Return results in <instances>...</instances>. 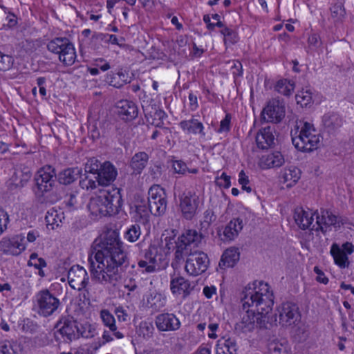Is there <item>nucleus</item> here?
<instances>
[{
    "instance_id": "nucleus-1",
    "label": "nucleus",
    "mask_w": 354,
    "mask_h": 354,
    "mask_svg": "<svg viewBox=\"0 0 354 354\" xmlns=\"http://www.w3.org/2000/svg\"><path fill=\"white\" fill-rule=\"evenodd\" d=\"M93 250L97 266H95L91 256L88 261L94 278L102 284H114L118 281L122 277L123 265L127 263L128 259L118 232L109 231L102 239H96Z\"/></svg>"
},
{
    "instance_id": "nucleus-2",
    "label": "nucleus",
    "mask_w": 354,
    "mask_h": 354,
    "mask_svg": "<svg viewBox=\"0 0 354 354\" xmlns=\"http://www.w3.org/2000/svg\"><path fill=\"white\" fill-rule=\"evenodd\" d=\"M268 283L255 281L248 284L241 293V301L245 313L241 321L236 324V330L249 333L255 328H267L270 322L269 313L274 304L273 295Z\"/></svg>"
},
{
    "instance_id": "nucleus-3",
    "label": "nucleus",
    "mask_w": 354,
    "mask_h": 354,
    "mask_svg": "<svg viewBox=\"0 0 354 354\" xmlns=\"http://www.w3.org/2000/svg\"><path fill=\"white\" fill-rule=\"evenodd\" d=\"M174 258L171 262L173 268L178 267L184 261L185 257H187L185 266V272L190 276L196 277L204 273L208 268L209 259L206 253L201 250H194L196 248L194 244L187 245V250L182 252L180 250V240L175 241Z\"/></svg>"
},
{
    "instance_id": "nucleus-4",
    "label": "nucleus",
    "mask_w": 354,
    "mask_h": 354,
    "mask_svg": "<svg viewBox=\"0 0 354 354\" xmlns=\"http://www.w3.org/2000/svg\"><path fill=\"white\" fill-rule=\"evenodd\" d=\"M122 206V198L119 189L101 191L98 196L90 199L87 205L93 219L118 214Z\"/></svg>"
},
{
    "instance_id": "nucleus-5",
    "label": "nucleus",
    "mask_w": 354,
    "mask_h": 354,
    "mask_svg": "<svg viewBox=\"0 0 354 354\" xmlns=\"http://www.w3.org/2000/svg\"><path fill=\"white\" fill-rule=\"evenodd\" d=\"M56 178L55 169L50 165H46L37 172L35 176L37 189L35 193L40 203H54L57 201V196L50 193L55 186Z\"/></svg>"
},
{
    "instance_id": "nucleus-6",
    "label": "nucleus",
    "mask_w": 354,
    "mask_h": 354,
    "mask_svg": "<svg viewBox=\"0 0 354 354\" xmlns=\"http://www.w3.org/2000/svg\"><path fill=\"white\" fill-rule=\"evenodd\" d=\"M292 142L297 150L310 152L318 148L320 136L316 133L313 124L304 122L298 136L292 135Z\"/></svg>"
},
{
    "instance_id": "nucleus-7",
    "label": "nucleus",
    "mask_w": 354,
    "mask_h": 354,
    "mask_svg": "<svg viewBox=\"0 0 354 354\" xmlns=\"http://www.w3.org/2000/svg\"><path fill=\"white\" fill-rule=\"evenodd\" d=\"M49 51L58 54L59 59L65 66H72L76 59V53L71 42L66 37H56L47 45Z\"/></svg>"
},
{
    "instance_id": "nucleus-8",
    "label": "nucleus",
    "mask_w": 354,
    "mask_h": 354,
    "mask_svg": "<svg viewBox=\"0 0 354 354\" xmlns=\"http://www.w3.org/2000/svg\"><path fill=\"white\" fill-rule=\"evenodd\" d=\"M211 223L201 221L200 232L193 229L185 230L178 238L180 240L181 252L187 250V246L194 244V246H198L205 236L208 234V230L211 225Z\"/></svg>"
},
{
    "instance_id": "nucleus-9",
    "label": "nucleus",
    "mask_w": 354,
    "mask_h": 354,
    "mask_svg": "<svg viewBox=\"0 0 354 354\" xmlns=\"http://www.w3.org/2000/svg\"><path fill=\"white\" fill-rule=\"evenodd\" d=\"M60 305L59 300L48 290L39 291L36 295V306L39 315L45 317L54 313Z\"/></svg>"
},
{
    "instance_id": "nucleus-10",
    "label": "nucleus",
    "mask_w": 354,
    "mask_h": 354,
    "mask_svg": "<svg viewBox=\"0 0 354 354\" xmlns=\"http://www.w3.org/2000/svg\"><path fill=\"white\" fill-rule=\"evenodd\" d=\"M276 315L279 324L285 327L296 326L301 319L299 307L292 302L283 303L278 307Z\"/></svg>"
},
{
    "instance_id": "nucleus-11",
    "label": "nucleus",
    "mask_w": 354,
    "mask_h": 354,
    "mask_svg": "<svg viewBox=\"0 0 354 354\" xmlns=\"http://www.w3.org/2000/svg\"><path fill=\"white\" fill-rule=\"evenodd\" d=\"M180 209L183 216L192 220L197 213L200 204L199 196L192 191H185L178 196Z\"/></svg>"
},
{
    "instance_id": "nucleus-12",
    "label": "nucleus",
    "mask_w": 354,
    "mask_h": 354,
    "mask_svg": "<svg viewBox=\"0 0 354 354\" xmlns=\"http://www.w3.org/2000/svg\"><path fill=\"white\" fill-rule=\"evenodd\" d=\"M147 205L151 214L154 216L163 214L167 209V199L164 190L158 185L152 186L148 192Z\"/></svg>"
},
{
    "instance_id": "nucleus-13",
    "label": "nucleus",
    "mask_w": 354,
    "mask_h": 354,
    "mask_svg": "<svg viewBox=\"0 0 354 354\" xmlns=\"http://www.w3.org/2000/svg\"><path fill=\"white\" fill-rule=\"evenodd\" d=\"M89 277L86 270L79 265L73 266L68 272V282L69 286L78 291L84 290V297L88 294L86 286L88 283Z\"/></svg>"
},
{
    "instance_id": "nucleus-14",
    "label": "nucleus",
    "mask_w": 354,
    "mask_h": 354,
    "mask_svg": "<svg viewBox=\"0 0 354 354\" xmlns=\"http://www.w3.org/2000/svg\"><path fill=\"white\" fill-rule=\"evenodd\" d=\"M56 327L63 341L70 343L79 339V323L71 316H64L57 322Z\"/></svg>"
},
{
    "instance_id": "nucleus-15",
    "label": "nucleus",
    "mask_w": 354,
    "mask_h": 354,
    "mask_svg": "<svg viewBox=\"0 0 354 354\" xmlns=\"http://www.w3.org/2000/svg\"><path fill=\"white\" fill-rule=\"evenodd\" d=\"M286 108L284 102L279 99L270 100L263 109L261 118L267 122L278 123L285 117Z\"/></svg>"
},
{
    "instance_id": "nucleus-16",
    "label": "nucleus",
    "mask_w": 354,
    "mask_h": 354,
    "mask_svg": "<svg viewBox=\"0 0 354 354\" xmlns=\"http://www.w3.org/2000/svg\"><path fill=\"white\" fill-rule=\"evenodd\" d=\"M21 234L12 238L3 237L0 241V252L4 254L19 255L26 249Z\"/></svg>"
},
{
    "instance_id": "nucleus-17",
    "label": "nucleus",
    "mask_w": 354,
    "mask_h": 354,
    "mask_svg": "<svg viewBox=\"0 0 354 354\" xmlns=\"http://www.w3.org/2000/svg\"><path fill=\"white\" fill-rule=\"evenodd\" d=\"M243 227V219L234 218L222 230L218 231V234L223 241L230 242L238 236Z\"/></svg>"
},
{
    "instance_id": "nucleus-18",
    "label": "nucleus",
    "mask_w": 354,
    "mask_h": 354,
    "mask_svg": "<svg viewBox=\"0 0 354 354\" xmlns=\"http://www.w3.org/2000/svg\"><path fill=\"white\" fill-rule=\"evenodd\" d=\"M155 324L158 330L170 332L177 330L180 327V322L173 313H161L155 319Z\"/></svg>"
},
{
    "instance_id": "nucleus-19",
    "label": "nucleus",
    "mask_w": 354,
    "mask_h": 354,
    "mask_svg": "<svg viewBox=\"0 0 354 354\" xmlns=\"http://www.w3.org/2000/svg\"><path fill=\"white\" fill-rule=\"evenodd\" d=\"M316 214V223L313 224L310 228V230L321 231L323 233H326L328 228L334 225L337 221V217L327 209H321L320 213L315 212Z\"/></svg>"
},
{
    "instance_id": "nucleus-20",
    "label": "nucleus",
    "mask_w": 354,
    "mask_h": 354,
    "mask_svg": "<svg viewBox=\"0 0 354 354\" xmlns=\"http://www.w3.org/2000/svg\"><path fill=\"white\" fill-rule=\"evenodd\" d=\"M275 129L268 126L261 129L256 136L257 145L259 149H268L275 145Z\"/></svg>"
},
{
    "instance_id": "nucleus-21",
    "label": "nucleus",
    "mask_w": 354,
    "mask_h": 354,
    "mask_svg": "<svg viewBox=\"0 0 354 354\" xmlns=\"http://www.w3.org/2000/svg\"><path fill=\"white\" fill-rule=\"evenodd\" d=\"M118 175V171L115 166L109 161L104 162L102 165L100 172L97 176H95L99 185L108 186L113 183Z\"/></svg>"
},
{
    "instance_id": "nucleus-22",
    "label": "nucleus",
    "mask_w": 354,
    "mask_h": 354,
    "mask_svg": "<svg viewBox=\"0 0 354 354\" xmlns=\"http://www.w3.org/2000/svg\"><path fill=\"white\" fill-rule=\"evenodd\" d=\"M192 289L190 281L185 277L180 275L171 277L170 290L174 295H183V297H185L190 294Z\"/></svg>"
},
{
    "instance_id": "nucleus-23",
    "label": "nucleus",
    "mask_w": 354,
    "mask_h": 354,
    "mask_svg": "<svg viewBox=\"0 0 354 354\" xmlns=\"http://www.w3.org/2000/svg\"><path fill=\"white\" fill-rule=\"evenodd\" d=\"M118 114L122 120L128 122L137 118L138 110L137 106L131 101L122 100L118 103Z\"/></svg>"
},
{
    "instance_id": "nucleus-24",
    "label": "nucleus",
    "mask_w": 354,
    "mask_h": 354,
    "mask_svg": "<svg viewBox=\"0 0 354 354\" xmlns=\"http://www.w3.org/2000/svg\"><path fill=\"white\" fill-rule=\"evenodd\" d=\"M314 214L310 212L306 211L301 207H297L294 211V219L297 225L301 230L311 228L313 221Z\"/></svg>"
},
{
    "instance_id": "nucleus-25",
    "label": "nucleus",
    "mask_w": 354,
    "mask_h": 354,
    "mask_svg": "<svg viewBox=\"0 0 354 354\" xmlns=\"http://www.w3.org/2000/svg\"><path fill=\"white\" fill-rule=\"evenodd\" d=\"M134 218L142 223H146L149 218L151 213L147 202L145 200L137 201L133 207H131Z\"/></svg>"
},
{
    "instance_id": "nucleus-26",
    "label": "nucleus",
    "mask_w": 354,
    "mask_h": 354,
    "mask_svg": "<svg viewBox=\"0 0 354 354\" xmlns=\"http://www.w3.org/2000/svg\"><path fill=\"white\" fill-rule=\"evenodd\" d=\"M179 125L188 134H199L201 137L205 136L204 126L197 119L192 118L190 120H182Z\"/></svg>"
},
{
    "instance_id": "nucleus-27",
    "label": "nucleus",
    "mask_w": 354,
    "mask_h": 354,
    "mask_svg": "<svg viewBox=\"0 0 354 354\" xmlns=\"http://www.w3.org/2000/svg\"><path fill=\"white\" fill-rule=\"evenodd\" d=\"M240 254L236 248H229L223 253L218 266L221 269L232 268L239 260Z\"/></svg>"
},
{
    "instance_id": "nucleus-28",
    "label": "nucleus",
    "mask_w": 354,
    "mask_h": 354,
    "mask_svg": "<svg viewBox=\"0 0 354 354\" xmlns=\"http://www.w3.org/2000/svg\"><path fill=\"white\" fill-rule=\"evenodd\" d=\"M284 162V158L281 152L274 151L262 156L260 160V165L263 169H268L279 167L283 165Z\"/></svg>"
},
{
    "instance_id": "nucleus-29",
    "label": "nucleus",
    "mask_w": 354,
    "mask_h": 354,
    "mask_svg": "<svg viewBox=\"0 0 354 354\" xmlns=\"http://www.w3.org/2000/svg\"><path fill=\"white\" fill-rule=\"evenodd\" d=\"M106 82L115 88H120L123 85L129 83L131 77L128 72L120 69L118 73L111 72L108 73L106 77Z\"/></svg>"
},
{
    "instance_id": "nucleus-30",
    "label": "nucleus",
    "mask_w": 354,
    "mask_h": 354,
    "mask_svg": "<svg viewBox=\"0 0 354 354\" xmlns=\"http://www.w3.org/2000/svg\"><path fill=\"white\" fill-rule=\"evenodd\" d=\"M149 156L145 151L136 153L131 158L129 166L136 174H140L146 167Z\"/></svg>"
},
{
    "instance_id": "nucleus-31",
    "label": "nucleus",
    "mask_w": 354,
    "mask_h": 354,
    "mask_svg": "<svg viewBox=\"0 0 354 354\" xmlns=\"http://www.w3.org/2000/svg\"><path fill=\"white\" fill-rule=\"evenodd\" d=\"M165 296L156 290L151 291L147 296V306L153 311L160 310L165 306Z\"/></svg>"
},
{
    "instance_id": "nucleus-32",
    "label": "nucleus",
    "mask_w": 354,
    "mask_h": 354,
    "mask_svg": "<svg viewBox=\"0 0 354 354\" xmlns=\"http://www.w3.org/2000/svg\"><path fill=\"white\" fill-rule=\"evenodd\" d=\"M82 169L78 167L68 168L60 171L57 175V180L60 184L68 185L80 177Z\"/></svg>"
},
{
    "instance_id": "nucleus-33",
    "label": "nucleus",
    "mask_w": 354,
    "mask_h": 354,
    "mask_svg": "<svg viewBox=\"0 0 354 354\" xmlns=\"http://www.w3.org/2000/svg\"><path fill=\"white\" fill-rule=\"evenodd\" d=\"M237 344L232 338L221 339L217 342L216 354H237Z\"/></svg>"
},
{
    "instance_id": "nucleus-34",
    "label": "nucleus",
    "mask_w": 354,
    "mask_h": 354,
    "mask_svg": "<svg viewBox=\"0 0 354 354\" xmlns=\"http://www.w3.org/2000/svg\"><path fill=\"white\" fill-rule=\"evenodd\" d=\"M283 183L290 188L294 186L301 178V171L295 166H290L284 169L282 174Z\"/></svg>"
},
{
    "instance_id": "nucleus-35",
    "label": "nucleus",
    "mask_w": 354,
    "mask_h": 354,
    "mask_svg": "<svg viewBox=\"0 0 354 354\" xmlns=\"http://www.w3.org/2000/svg\"><path fill=\"white\" fill-rule=\"evenodd\" d=\"M153 109V107H151ZM147 120L156 127H160L163 124V120L166 118L164 111L154 108L149 111V108L144 109Z\"/></svg>"
},
{
    "instance_id": "nucleus-36",
    "label": "nucleus",
    "mask_w": 354,
    "mask_h": 354,
    "mask_svg": "<svg viewBox=\"0 0 354 354\" xmlns=\"http://www.w3.org/2000/svg\"><path fill=\"white\" fill-rule=\"evenodd\" d=\"M330 254L334 259L335 263L340 268H344L348 266L349 261L347 254L336 243L332 245Z\"/></svg>"
},
{
    "instance_id": "nucleus-37",
    "label": "nucleus",
    "mask_w": 354,
    "mask_h": 354,
    "mask_svg": "<svg viewBox=\"0 0 354 354\" xmlns=\"http://www.w3.org/2000/svg\"><path fill=\"white\" fill-rule=\"evenodd\" d=\"M323 124L328 132L334 131L342 124V120L336 113H327L323 116Z\"/></svg>"
},
{
    "instance_id": "nucleus-38",
    "label": "nucleus",
    "mask_w": 354,
    "mask_h": 354,
    "mask_svg": "<svg viewBox=\"0 0 354 354\" xmlns=\"http://www.w3.org/2000/svg\"><path fill=\"white\" fill-rule=\"evenodd\" d=\"M63 219H64V213L55 208L50 209L45 216L47 226H50L52 230L58 227L62 223Z\"/></svg>"
},
{
    "instance_id": "nucleus-39",
    "label": "nucleus",
    "mask_w": 354,
    "mask_h": 354,
    "mask_svg": "<svg viewBox=\"0 0 354 354\" xmlns=\"http://www.w3.org/2000/svg\"><path fill=\"white\" fill-rule=\"evenodd\" d=\"M32 172L30 169L25 165H20L16 169L14 174V180L17 182V185L23 187L31 178Z\"/></svg>"
},
{
    "instance_id": "nucleus-40",
    "label": "nucleus",
    "mask_w": 354,
    "mask_h": 354,
    "mask_svg": "<svg viewBox=\"0 0 354 354\" xmlns=\"http://www.w3.org/2000/svg\"><path fill=\"white\" fill-rule=\"evenodd\" d=\"M268 349L269 354H286L288 344L285 339H274L269 342Z\"/></svg>"
},
{
    "instance_id": "nucleus-41",
    "label": "nucleus",
    "mask_w": 354,
    "mask_h": 354,
    "mask_svg": "<svg viewBox=\"0 0 354 354\" xmlns=\"http://www.w3.org/2000/svg\"><path fill=\"white\" fill-rule=\"evenodd\" d=\"M294 88V84L287 80H281L278 81L275 86L276 91L286 96H290L292 94Z\"/></svg>"
},
{
    "instance_id": "nucleus-42",
    "label": "nucleus",
    "mask_w": 354,
    "mask_h": 354,
    "mask_svg": "<svg viewBox=\"0 0 354 354\" xmlns=\"http://www.w3.org/2000/svg\"><path fill=\"white\" fill-rule=\"evenodd\" d=\"M141 234L140 226L138 224H133L125 232L124 239L129 242L133 243L139 239Z\"/></svg>"
},
{
    "instance_id": "nucleus-43",
    "label": "nucleus",
    "mask_w": 354,
    "mask_h": 354,
    "mask_svg": "<svg viewBox=\"0 0 354 354\" xmlns=\"http://www.w3.org/2000/svg\"><path fill=\"white\" fill-rule=\"evenodd\" d=\"M102 163L95 158H91L87 160L84 166L85 173L97 176L102 167Z\"/></svg>"
},
{
    "instance_id": "nucleus-44",
    "label": "nucleus",
    "mask_w": 354,
    "mask_h": 354,
    "mask_svg": "<svg viewBox=\"0 0 354 354\" xmlns=\"http://www.w3.org/2000/svg\"><path fill=\"white\" fill-rule=\"evenodd\" d=\"M297 103L301 106H307L312 102L313 96L310 90L302 89L295 96Z\"/></svg>"
},
{
    "instance_id": "nucleus-45",
    "label": "nucleus",
    "mask_w": 354,
    "mask_h": 354,
    "mask_svg": "<svg viewBox=\"0 0 354 354\" xmlns=\"http://www.w3.org/2000/svg\"><path fill=\"white\" fill-rule=\"evenodd\" d=\"M332 19L335 22L341 21L345 16L346 12L342 3H335L330 8Z\"/></svg>"
},
{
    "instance_id": "nucleus-46",
    "label": "nucleus",
    "mask_w": 354,
    "mask_h": 354,
    "mask_svg": "<svg viewBox=\"0 0 354 354\" xmlns=\"http://www.w3.org/2000/svg\"><path fill=\"white\" fill-rule=\"evenodd\" d=\"M100 316L104 324L109 328L111 331H115L117 330V327L115 324V318L108 310H102Z\"/></svg>"
},
{
    "instance_id": "nucleus-47",
    "label": "nucleus",
    "mask_w": 354,
    "mask_h": 354,
    "mask_svg": "<svg viewBox=\"0 0 354 354\" xmlns=\"http://www.w3.org/2000/svg\"><path fill=\"white\" fill-rule=\"evenodd\" d=\"M79 338H91L94 337L95 328L91 324L86 323L84 324H79Z\"/></svg>"
},
{
    "instance_id": "nucleus-48",
    "label": "nucleus",
    "mask_w": 354,
    "mask_h": 354,
    "mask_svg": "<svg viewBox=\"0 0 354 354\" xmlns=\"http://www.w3.org/2000/svg\"><path fill=\"white\" fill-rule=\"evenodd\" d=\"M14 59L12 56L3 54L0 51V71H8L12 68Z\"/></svg>"
},
{
    "instance_id": "nucleus-49",
    "label": "nucleus",
    "mask_w": 354,
    "mask_h": 354,
    "mask_svg": "<svg viewBox=\"0 0 354 354\" xmlns=\"http://www.w3.org/2000/svg\"><path fill=\"white\" fill-rule=\"evenodd\" d=\"M80 185L83 189H94L97 187L98 185L97 179L95 178V176L93 178H90L86 174H84V178H82L80 181Z\"/></svg>"
},
{
    "instance_id": "nucleus-50",
    "label": "nucleus",
    "mask_w": 354,
    "mask_h": 354,
    "mask_svg": "<svg viewBox=\"0 0 354 354\" xmlns=\"http://www.w3.org/2000/svg\"><path fill=\"white\" fill-rule=\"evenodd\" d=\"M322 40L319 35L317 33H313L308 38V51L315 50L322 46Z\"/></svg>"
},
{
    "instance_id": "nucleus-51",
    "label": "nucleus",
    "mask_w": 354,
    "mask_h": 354,
    "mask_svg": "<svg viewBox=\"0 0 354 354\" xmlns=\"http://www.w3.org/2000/svg\"><path fill=\"white\" fill-rule=\"evenodd\" d=\"M157 252V248L155 245H151L145 251L142 260L156 266Z\"/></svg>"
},
{
    "instance_id": "nucleus-52",
    "label": "nucleus",
    "mask_w": 354,
    "mask_h": 354,
    "mask_svg": "<svg viewBox=\"0 0 354 354\" xmlns=\"http://www.w3.org/2000/svg\"><path fill=\"white\" fill-rule=\"evenodd\" d=\"M221 34L224 36V41H228L230 44H235L237 41V34L232 29L225 27L221 30Z\"/></svg>"
},
{
    "instance_id": "nucleus-53",
    "label": "nucleus",
    "mask_w": 354,
    "mask_h": 354,
    "mask_svg": "<svg viewBox=\"0 0 354 354\" xmlns=\"http://www.w3.org/2000/svg\"><path fill=\"white\" fill-rule=\"evenodd\" d=\"M0 354H17L12 344L8 341L0 342Z\"/></svg>"
},
{
    "instance_id": "nucleus-54",
    "label": "nucleus",
    "mask_w": 354,
    "mask_h": 354,
    "mask_svg": "<svg viewBox=\"0 0 354 354\" xmlns=\"http://www.w3.org/2000/svg\"><path fill=\"white\" fill-rule=\"evenodd\" d=\"M215 183L221 187L229 188L231 185L230 176L223 172L220 177L216 178Z\"/></svg>"
},
{
    "instance_id": "nucleus-55",
    "label": "nucleus",
    "mask_w": 354,
    "mask_h": 354,
    "mask_svg": "<svg viewBox=\"0 0 354 354\" xmlns=\"http://www.w3.org/2000/svg\"><path fill=\"white\" fill-rule=\"evenodd\" d=\"M172 167L175 173L179 174H185L188 171V167L185 162L182 160H175L173 162Z\"/></svg>"
},
{
    "instance_id": "nucleus-56",
    "label": "nucleus",
    "mask_w": 354,
    "mask_h": 354,
    "mask_svg": "<svg viewBox=\"0 0 354 354\" xmlns=\"http://www.w3.org/2000/svg\"><path fill=\"white\" fill-rule=\"evenodd\" d=\"M138 267L142 270V272L151 273L156 270V266L148 263L146 261L140 259L138 263Z\"/></svg>"
},
{
    "instance_id": "nucleus-57",
    "label": "nucleus",
    "mask_w": 354,
    "mask_h": 354,
    "mask_svg": "<svg viewBox=\"0 0 354 354\" xmlns=\"http://www.w3.org/2000/svg\"><path fill=\"white\" fill-rule=\"evenodd\" d=\"M230 121H231V115L230 114H226L225 117L223 120H221L220 128L218 130V132H223V131H229L230 129Z\"/></svg>"
},
{
    "instance_id": "nucleus-58",
    "label": "nucleus",
    "mask_w": 354,
    "mask_h": 354,
    "mask_svg": "<svg viewBox=\"0 0 354 354\" xmlns=\"http://www.w3.org/2000/svg\"><path fill=\"white\" fill-rule=\"evenodd\" d=\"M66 205L70 211L77 209V200L75 194H70L68 199L66 201Z\"/></svg>"
},
{
    "instance_id": "nucleus-59",
    "label": "nucleus",
    "mask_w": 354,
    "mask_h": 354,
    "mask_svg": "<svg viewBox=\"0 0 354 354\" xmlns=\"http://www.w3.org/2000/svg\"><path fill=\"white\" fill-rule=\"evenodd\" d=\"M233 69L232 74L234 77L241 76L243 74L242 64L239 60L232 61L231 66Z\"/></svg>"
},
{
    "instance_id": "nucleus-60",
    "label": "nucleus",
    "mask_w": 354,
    "mask_h": 354,
    "mask_svg": "<svg viewBox=\"0 0 354 354\" xmlns=\"http://www.w3.org/2000/svg\"><path fill=\"white\" fill-rule=\"evenodd\" d=\"M314 272L317 274L316 280L322 283L327 284L328 279L325 276L324 273L317 267L314 268Z\"/></svg>"
},
{
    "instance_id": "nucleus-61",
    "label": "nucleus",
    "mask_w": 354,
    "mask_h": 354,
    "mask_svg": "<svg viewBox=\"0 0 354 354\" xmlns=\"http://www.w3.org/2000/svg\"><path fill=\"white\" fill-rule=\"evenodd\" d=\"M9 223V216L3 209H0V226L5 230Z\"/></svg>"
},
{
    "instance_id": "nucleus-62",
    "label": "nucleus",
    "mask_w": 354,
    "mask_h": 354,
    "mask_svg": "<svg viewBox=\"0 0 354 354\" xmlns=\"http://www.w3.org/2000/svg\"><path fill=\"white\" fill-rule=\"evenodd\" d=\"M28 265L30 266H34L36 269H40L46 266V263L45 260L42 258H39L37 261H32V260H29L28 262Z\"/></svg>"
},
{
    "instance_id": "nucleus-63",
    "label": "nucleus",
    "mask_w": 354,
    "mask_h": 354,
    "mask_svg": "<svg viewBox=\"0 0 354 354\" xmlns=\"http://www.w3.org/2000/svg\"><path fill=\"white\" fill-rule=\"evenodd\" d=\"M215 220L216 216L213 210L208 209L204 212L203 221L212 223Z\"/></svg>"
},
{
    "instance_id": "nucleus-64",
    "label": "nucleus",
    "mask_w": 354,
    "mask_h": 354,
    "mask_svg": "<svg viewBox=\"0 0 354 354\" xmlns=\"http://www.w3.org/2000/svg\"><path fill=\"white\" fill-rule=\"evenodd\" d=\"M115 313L120 321L125 322L127 320V313L122 307L117 308Z\"/></svg>"
}]
</instances>
